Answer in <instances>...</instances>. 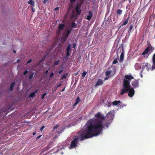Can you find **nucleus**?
Segmentation results:
<instances>
[{
	"label": "nucleus",
	"mask_w": 155,
	"mask_h": 155,
	"mask_svg": "<svg viewBox=\"0 0 155 155\" xmlns=\"http://www.w3.org/2000/svg\"><path fill=\"white\" fill-rule=\"evenodd\" d=\"M95 119H91L87 122L85 128L94 137L100 134L104 127L103 121L105 119V117L100 112L95 114Z\"/></svg>",
	"instance_id": "obj_1"
},
{
	"label": "nucleus",
	"mask_w": 155,
	"mask_h": 155,
	"mask_svg": "<svg viewBox=\"0 0 155 155\" xmlns=\"http://www.w3.org/2000/svg\"><path fill=\"white\" fill-rule=\"evenodd\" d=\"M78 136H76L71 141L69 149L75 148L78 146L79 140L82 141L86 139L92 138L94 137L85 128L84 130H81L78 132Z\"/></svg>",
	"instance_id": "obj_2"
},
{
	"label": "nucleus",
	"mask_w": 155,
	"mask_h": 155,
	"mask_svg": "<svg viewBox=\"0 0 155 155\" xmlns=\"http://www.w3.org/2000/svg\"><path fill=\"white\" fill-rule=\"evenodd\" d=\"M134 78L133 76L131 75H126L124 77V79L123 80V87L127 88H129L130 87V81Z\"/></svg>",
	"instance_id": "obj_3"
},
{
	"label": "nucleus",
	"mask_w": 155,
	"mask_h": 155,
	"mask_svg": "<svg viewBox=\"0 0 155 155\" xmlns=\"http://www.w3.org/2000/svg\"><path fill=\"white\" fill-rule=\"evenodd\" d=\"M154 50V48L152 47L150 45H148V46L144 51L141 54L146 58H148L149 56Z\"/></svg>",
	"instance_id": "obj_4"
},
{
	"label": "nucleus",
	"mask_w": 155,
	"mask_h": 155,
	"mask_svg": "<svg viewBox=\"0 0 155 155\" xmlns=\"http://www.w3.org/2000/svg\"><path fill=\"white\" fill-rule=\"evenodd\" d=\"M116 71V69L115 67L113 68L112 70H110L107 71L105 72L106 76H110V77L113 76L115 74Z\"/></svg>",
	"instance_id": "obj_5"
},
{
	"label": "nucleus",
	"mask_w": 155,
	"mask_h": 155,
	"mask_svg": "<svg viewBox=\"0 0 155 155\" xmlns=\"http://www.w3.org/2000/svg\"><path fill=\"white\" fill-rule=\"evenodd\" d=\"M151 68L152 70L151 65L150 63L148 62H146L143 64L142 65V71H143L144 69H146L147 71H149Z\"/></svg>",
	"instance_id": "obj_6"
},
{
	"label": "nucleus",
	"mask_w": 155,
	"mask_h": 155,
	"mask_svg": "<svg viewBox=\"0 0 155 155\" xmlns=\"http://www.w3.org/2000/svg\"><path fill=\"white\" fill-rule=\"evenodd\" d=\"M81 4L77 3L75 8L76 12L78 15H80L81 13Z\"/></svg>",
	"instance_id": "obj_7"
},
{
	"label": "nucleus",
	"mask_w": 155,
	"mask_h": 155,
	"mask_svg": "<svg viewBox=\"0 0 155 155\" xmlns=\"http://www.w3.org/2000/svg\"><path fill=\"white\" fill-rule=\"evenodd\" d=\"M114 117V112L112 111H110L106 114V118H110V120H112Z\"/></svg>",
	"instance_id": "obj_8"
},
{
	"label": "nucleus",
	"mask_w": 155,
	"mask_h": 155,
	"mask_svg": "<svg viewBox=\"0 0 155 155\" xmlns=\"http://www.w3.org/2000/svg\"><path fill=\"white\" fill-rule=\"evenodd\" d=\"M128 95L130 97H132L134 94L135 91L133 88L129 87L128 90Z\"/></svg>",
	"instance_id": "obj_9"
},
{
	"label": "nucleus",
	"mask_w": 155,
	"mask_h": 155,
	"mask_svg": "<svg viewBox=\"0 0 155 155\" xmlns=\"http://www.w3.org/2000/svg\"><path fill=\"white\" fill-rule=\"evenodd\" d=\"M71 47L70 45H68V46L66 49L67 51V55L66 57L64 58H67L71 54Z\"/></svg>",
	"instance_id": "obj_10"
},
{
	"label": "nucleus",
	"mask_w": 155,
	"mask_h": 155,
	"mask_svg": "<svg viewBox=\"0 0 155 155\" xmlns=\"http://www.w3.org/2000/svg\"><path fill=\"white\" fill-rule=\"evenodd\" d=\"M139 83L138 80H135L132 83L131 85L134 88L139 87Z\"/></svg>",
	"instance_id": "obj_11"
},
{
	"label": "nucleus",
	"mask_w": 155,
	"mask_h": 155,
	"mask_svg": "<svg viewBox=\"0 0 155 155\" xmlns=\"http://www.w3.org/2000/svg\"><path fill=\"white\" fill-rule=\"evenodd\" d=\"M104 81L101 79L99 78L97 79L96 84H95V86H98L102 85L103 84Z\"/></svg>",
	"instance_id": "obj_12"
},
{
	"label": "nucleus",
	"mask_w": 155,
	"mask_h": 155,
	"mask_svg": "<svg viewBox=\"0 0 155 155\" xmlns=\"http://www.w3.org/2000/svg\"><path fill=\"white\" fill-rule=\"evenodd\" d=\"M152 61L153 62V65L152 67V70L155 69V53L154 54L152 57Z\"/></svg>",
	"instance_id": "obj_13"
},
{
	"label": "nucleus",
	"mask_w": 155,
	"mask_h": 155,
	"mask_svg": "<svg viewBox=\"0 0 155 155\" xmlns=\"http://www.w3.org/2000/svg\"><path fill=\"white\" fill-rule=\"evenodd\" d=\"M129 89V88H122L121 90V91L120 94L121 95H122L125 93H127L128 92V90Z\"/></svg>",
	"instance_id": "obj_14"
},
{
	"label": "nucleus",
	"mask_w": 155,
	"mask_h": 155,
	"mask_svg": "<svg viewBox=\"0 0 155 155\" xmlns=\"http://www.w3.org/2000/svg\"><path fill=\"white\" fill-rule=\"evenodd\" d=\"M124 52L123 49L122 53L120 55V63L122 62L124 60Z\"/></svg>",
	"instance_id": "obj_15"
},
{
	"label": "nucleus",
	"mask_w": 155,
	"mask_h": 155,
	"mask_svg": "<svg viewBox=\"0 0 155 155\" xmlns=\"http://www.w3.org/2000/svg\"><path fill=\"white\" fill-rule=\"evenodd\" d=\"M64 24H61L59 25L58 27V29L60 32L61 31L63 30L64 27Z\"/></svg>",
	"instance_id": "obj_16"
},
{
	"label": "nucleus",
	"mask_w": 155,
	"mask_h": 155,
	"mask_svg": "<svg viewBox=\"0 0 155 155\" xmlns=\"http://www.w3.org/2000/svg\"><path fill=\"white\" fill-rule=\"evenodd\" d=\"M93 15L92 12L91 11H89L88 12V15L87 16V19L88 20H90L91 19Z\"/></svg>",
	"instance_id": "obj_17"
},
{
	"label": "nucleus",
	"mask_w": 155,
	"mask_h": 155,
	"mask_svg": "<svg viewBox=\"0 0 155 155\" xmlns=\"http://www.w3.org/2000/svg\"><path fill=\"white\" fill-rule=\"evenodd\" d=\"M68 38V37L66 36L65 35H63L61 38V42L64 43V42L66 40L67 38Z\"/></svg>",
	"instance_id": "obj_18"
},
{
	"label": "nucleus",
	"mask_w": 155,
	"mask_h": 155,
	"mask_svg": "<svg viewBox=\"0 0 155 155\" xmlns=\"http://www.w3.org/2000/svg\"><path fill=\"white\" fill-rule=\"evenodd\" d=\"M27 3L31 5L32 7H34L35 6V2L33 0H30L27 2Z\"/></svg>",
	"instance_id": "obj_19"
},
{
	"label": "nucleus",
	"mask_w": 155,
	"mask_h": 155,
	"mask_svg": "<svg viewBox=\"0 0 155 155\" xmlns=\"http://www.w3.org/2000/svg\"><path fill=\"white\" fill-rule=\"evenodd\" d=\"M72 28H71V29L69 30H67V32H66L65 34H64V35H65L68 38V36H69V35H70V34L72 31Z\"/></svg>",
	"instance_id": "obj_20"
},
{
	"label": "nucleus",
	"mask_w": 155,
	"mask_h": 155,
	"mask_svg": "<svg viewBox=\"0 0 155 155\" xmlns=\"http://www.w3.org/2000/svg\"><path fill=\"white\" fill-rule=\"evenodd\" d=\"M129 18L130 17H128L127 18L126 20L123 22L122 24H121V25L122 26H123L124 25H127L128 23Z\"/></svg>",
	"instance_id": "obj_21"
},
{
	"label": "nucleus",
	"mask_w": 155,
	"mask_h": 155,
	"mask_svg": "<svg viewBox=\"0 0 155 155\" xmlns=\"http://www.w3.org/2000/svg\"><path fill=\"white\" fill-rule=\"evenodd\" d=\"M120 103V101H115L112 102V104L113 105L116 106Z\"/></svg>",
	"instance_id": "obj_22"
},
{
	"label": "nucleus",
	"mask_w": 155,
	"mask_h": 155,
	"mask_svg": "<svg viewBox=\"0 0 155 155\" xmlns=\"http://www.w3.org/2000/svg\"><path fill=\"white\" fill-rule=\"evenodd\" d=\"M37 90H36L35 92L31 93L29 95V97H33L35 96V94L37 92Z\"/></svg>",
	"instance_id": "obj_23"
},
{
	"label": "nucleus",
	"mask_w": 155,
	"mask_h": 155,
	"mask_svg": "<svg viewBox=\"0 0 155 155\" xmlns=\"http://www.w3.org/2000/svg\"><path fill=\"white\" fill-rule=\"evenodd\" d=\"M15 83L14 82L13 83L11 84L9 88V90L10 91H12V90L13 89L14 87L15 86Z\"/></svg>",
	"instance_id": "obj_24"
},
{
	"label": "nucleus",
	"mask_w": 155,
	"mask_h": 155,
	"mask_svg": "<svg viewBox=\"0 0 155 155\" xmlns=\"http://www.w3.org/2000/svg\"><path fill=\"white\" fill-rule=\"evenodd\" d=\"M116 12L117 14L119 15H120L122 14V10L120 9H117V10Z\"/></svg>",
	"instance_id": "obj_25"
},
{
	"label": "nucleus",
	"mask_w": 155,
	"mask_h": 155,
	"mask_svg": "<svg viewBox=\"0 0 155 155\" xmlns=\"http://www.w3.org/2000/svg\"><path fill=\"white\" fill-rule=\"evenodd\" d=\"M77 26V25L74 22H73L71 27L73 28H76Z\"/></svg>",
	"instance_id": "obj_26"
},
{
	"label": "nucleus",
	"mask_w": 155,
	"mask_h": 155,
	"mask_svg": "<svg viewBox=\"0 0 155 155\" xmlns=\"http://www.w3.org/2000/svg\"><path fill=\"white\" fill-rule=\"evenodd\" d=\"M119 59L117 57L116 59H114V60L112 64H114L117 63V59Z\"/></svg>",
	"instance_id": "obj_27"
},
{
	"label": "nucleus",
	"mask_w": 155,
	"mask_h": 155,
	"mask_svg": "<svg viewBox=\"0 0 155 155\" xmlns=\"http://www.w3.org/2000/svg\"><path fill=\"white\" fill-rule=\"evenodd\" d=\"M80 101V99L79 97H77L76 100V104L79 103Z\"/></svg>",
	"instance_id": "obj_28"
},
{
	"label": "nucleus",
	"mask_w": 155,
	"mask_h": 155,
	"mask_svg": "<svg viewBox=\"0 0 155 155\" xmlns=\"http://www.w3.org/2000/svg\"><path fill=\"white\" fill-rule=\"evenodd\" d=\"M87 74V72H86L85 71H83V72L82 74V77L83 78Z\"/></svg>",
	"instance_id": "obj_29"
},
{
	"label": "nucleus",
	"mask_w": 155,
	"mask_h": 155,
	"mask_svg": "<svg viewBox=\"0 0 155 155\" xmlns=\"http://www.w3.org/2000/svg\"><path fill=\"white\" fill-rule=\"evenodd\" d=\"M68 75V74H64L63 75V76H62L61 78V79L62 80L63 79H64L66 78L67 75Z\"/></svg>",
	"instance_id": "obj_30"
},
{
	"label": "nucleus",
	"mask_w": 155,
	"mask_h": 155,
	"mask_svg": "<svg viewBox=\"0 0 155 155\" xmlns=\"http://www.w3.org/2000/svg\"><path fill=\"white\" fill-rule=\"evenodd\" d=\"M34 74V73H32L31 75H30L29 77V79H31L33 77Z\"/></svg>",
	"instance_id": "obj_31"
},
{
	"label": "nucleus",
	"mask_w": 155,
	"mask_h": 155,
	"mask_svg": "<svg viewBox=\"0 0 155 155\" xmlns=\"http://www.w3.org/2000/svg\"><path fill=\"white\" fill-rule=\"evenodd\" d=\"M59 62V60H58L57 61H55L54 62V65H57L58 64V63Z\"/></svg>",
	"instance_id": "obj_32"
},
{
	"label": "nucleus",
	"mask_w": 155,
	"mask_h": 155,
	"mask_svg": "<svg viewBox=\"0 0 155 155\" xmlns=\"http://www.w3.org/2000/svg\"><path fill=\"white\" fill-rule=\"evenodd\" d=\"M133 28V25H130V26L129 30V31H128V32L129 33H130V31H131V30H132V29Z\"/></svg>",
	"instance_id": "obj_33"
},
{
	"label": "nucleus",
	"mask_w": 155,
	"mask_h": 155,
	"mask_svg": "<svg viewBox=\"0 0 155 155\" xmlns=\"http://www.w3.org/2000/svg\"><path fill=\"white\" fill-rule=\"evenodd\" d=\"M58 126H59V125H55L54 127L53 130H54L55 129L57 128L58 127Z\"/></svg>",
	"instance_id": "obj_34"
},
{
	"label": "nucleus",
	"mask_w": 155,
	"mask_h": 155,
	"mask_svg": "<svg viewBox=\"0 0 155 155\" xmlns=\"http://www.w3.org/2000/svg\"><path fill=\"white\" fill-rule=\"evenodd\" d=\"M45 127L44 126H43L41 128H40V131L42 132L43 130L44 129Z\"/></svg>",
	"instance_id": "obj_35"
},
{
	"label": "nucleus",
	"mask_w": 155,
	"mask_h": 155,
	"mask_svg": "<svg viewBox=\"0 0 155 155\" xmlns=\"http://www.w3.org/2000/svg\"><path fill=\"white\" fill-rule=\"evenodd\" d=\"M46 94V93H44L43 94L41 95V98H44Z\"/></svg>",
	"instance_id": "obj_36"
},
{
	"label": "nucleus",
	"mask_w": 155,
	"mask_h": 155,
	"mask_svg": "<svg viewBox=\"0 0 155 155\" xmlns=\"http://www.w3.org/2000/svg\"><path fill=\"white\" fill-rule=\"evenodd\" d=\"M28 72V71L27 70H25L23 74L24 75H25L27 74V73Z\"/></svg>",
	"instance_id": "obj_37"
},
{
	"label": "nucleus",
	"mask_w": 155,
	"mask_h": 155,
	"mask_svg": "<svg viewBox=\"0 0 155 155\" xmlns=\"http://www.w3.org/2000/svg\"><path fill=\"white\" fill-rule=\"evenodd\" d=\"M32 61V60L31 59H30L27 62V64H28L30 63Z\"/></svg>",
	"instance_id": "obj_38"
},
{
	"label": "nucleus",
	"mask_w": 155,
	"mask_h": 155,
	"mask_svg": "<svg viewBox=\"0 0 155 155\" xmlns=\"http://www.w3.org/2000/svg\"><path fill=\"white\" fill-rule=\"evenodd\" d=\"M54 74V73L53 72H52V73H51L50 76V78H51L53 76Z\"/></svg>",
	"instance_id": "obj_39"
},
{
	"label": "nucleus",
	"mask_w": 155,
	"mask_h": 155,
	"mask_svg": "<svg viewBox=\"0 0 155 155\" xmlns=\"http://www.w3.org/2000/svg\"><path fill=\"white\" fill-rule=\"evenodd\" d=\"M48 53H46L44 55L45 57L46 58V57L48 55Z\"/></svg>",
	"instance_id": "obj_40"
},
{
	"label": "nucleus",
	"mask_w": 155,
	"mask_h": 155,
	"mask_svg": "<svg viewBox=\"0 0 155 155\" xmlns=\"http://www.w3.org/2000/svg\"><path fill=\"white\" fill-rule=\"evenodd\" d=\"M61 83H59V84L58 85H57V87L58 88V87H60L61 86Z\"/></svg>",
	"instance_id": "obj_41"
},
{
	"label": "nucleus",
	"mask_w": 155,
	"mask_h": 155,
	"mask_svg": "<svg viewBox=\"0 0 155 155\" xmlns=\"http://www.w3.org/2000/svg\"><path fill=\"white\" fill-rule=\"evenodd\" d=\"M76 1V0H70V2L71 3L75 2Z\"/></svg>",
	"instance_id": "obj_42"
},
{
	"label": "nucleus",
	"mask_w": 155,
	"mask_h": 155,
	"mask_svg": "<svg viewBox=\"0 0 155 155\" xmlns=\"http://www.w3.org/2000/svg\"><path fill=\"white\" fill-rule=\"evenodd\" d=\"M59 9V7H57L55 9H54V10L55 11H57Z\"/></svg>",
	"instance_id": "obj_43"
},
{
	"label": "nucleus",
	"mask_w": 155,
	"mask_h": 155,
	"mask_svg": "<svg viewBox=\"0 0 155 155\" xmlns=\"http://www.w3.org/2000/svg\"><path fill=\"white\" fill-rule=\"evenodd\" d=\"M48 0H44L43 1V3L45 4L46 3Z\"/></svg>",
	"instance_id": "obj_44"
},
{
	"label": "nucleus",
	"mask_w": 155,
	"mask_h": 155,
	"mask_svg": "<svg viewBox=\"0 0 155 155\" xmlns=\"http://www.w3.org/2000/svg\"><path fill=\"white\" fill-rule=\"evenodd\" d=\"M46 58V57H45V56H44L42 58V61H44L45 59Z\"/></svg>",
	"instance_id": "obj_45"
},
{
	"label": "nucleus",
	"mask_w": 155,
	"mask_h": 155,
	"mask_svg": "<svg viewBox=\"0 0 155 155\" xmlns=\"http://www.w3.org/2000/svg\"><path fill=\"white\" fill-rule=\"evenodd\" d=\"M46 58V57H45V56H44L42 58V61H44L45 59Z\"/></svg>",
	"instance_id": "obj_46"
},
{
	"label": "nucleus",
	"mask_w": 155,
	"mask_h": 155,
	"mask_svg": "<svg viewBox=\"0 0 155 155\" xmlns=\"http://www.w3.org/2000/svg\"><path fill=\"white\" fill-rule=\"evenodd\" d=\"M108 79H109L108 77H105V78H104V81H105V80H108Z\"/></svg>",
	"instance_id": "obj_47"
},
{
	"label": "nucleus",
	"mask_w": 155,
	"mask_h": 155,
	"mask_svg": "<svg viewBox=\"0 0 155 155\" xmlns=\"http://www.w3.org/2000/svg\"><path fill=\"white\" fill-rule=\"evenodd\" d=\"M63 72L62 70H60L59 72V74H60L62 72Z\"/></svg>",
	"instance_id": "obj_48"
},
{
	"label": "nucleus",
	"mask_w": 155,
	"mask_h": 155,
	"mask_svg": "<svg viewBox=\"0 0 155 155\" xmlns=\"http://www.w3.org/2000/svg\"><path fill=\"white\" fill-rule=\"evenodd\" d=\"M33 8V7H32V12H35V9H34Z\"/></svg>",
	"instance_id": "obj_49"
},
{
	"label": "nucleus",
	"mask_w": 155,
	"mask_h": 155,
	"mask_svg": "<svg viewBox=\"0 0 155 155\" xmlns=\"http://www.w3.org/2000/svg\"><path fill=\"white\" fill-rule=\"evenodd\" d=\"M41 135H39V136H38L37 137V139H38L39 138L41 137Z\"/></svg>",
	"instance_id": "obj_50"
},
{
	"label": "nucleus",
	"mask_w": 155,
	"mask_h": 155,
	"mask_svg": "<svg viewBox=\"0 0 155 155\" xmlns=\"http://www.w3.org/2000/svg\"><path fill=\"white\" fill-rule=\"evenodd\" d=\"M127 0H122L121 2L124 3L125 1H127Z\"/></svg>",
	"instance_id": "obj_51"
},
{
	"label": "nucleus",
	"mask_w": 155,
	"mask_h": 155,
	"mask_svg": "<svg viewBox=\"0 0 155 155\" xmlns=\"http://www.w3.org/2000/svg\"><path fill=\"white\" fill-rule=\"evenodd\" d=\"M48 70L46 71H45V74H48Z\"/></svg>",
	"instance_id": "obj_52"
},
{
	"label": "nucleus",
	"mask_w": 155,
	"mask_h": 155,
	"mask_svg": "<svg viewBox=\"0 0 155 155\" xmlns=\"http://www.w3.org/2000/svg\"><path fill=\"white\" fill-rule=\"evenodd\" d=\"M65 87H64L61 90V91H64Z\"/></svg>",
	"instance_id": "obj_53"
},
{
	"label": "nucleus",
	"mask_w": 155,
	"mask_h": 155,
	"mask_svg": "<svg viewBox=\"0 0 155 155\" xmlns=\"http://www.w3.org/2000/svg\"><path fill=\"white\" fill-rule=\"evenodd\" d=\"M75 46H76V44H74L73 45V46L74 48L75 47Z\"/></svg>",
	"instance_id": "obj_54"
},
{
	"label": "nucleus",
	"mask_w": 155,
	"mask_h": 155,
	"mask_svg": "<svg viewBox=\"0 0 155 155\" xmlns=\"http://www.w3.org/2000/svg\"><path fill=\"white\" fill-rule=\"evenodd\" d=\"M62 131H61V132H57V133H58V134H60V133H62Z\"/></svg>",
	"instance_id": "obj_55"
},
{
	"label": "nucleus",
	"mask_w": 155,
	"mask_h": 155,
	"mask_svg": "<svg viewBox=\"0 0 155 155\" xmlns=\"http://www.w3.org/2000/svg\"><path fill=\"white\" fill-rule=\"evenodd\" d=\"M35 134H36V133L35 132L33 133V135H35Z\"/></svg>",
	"instance_id": "obj_56"
},
{
	"label": "nucleus",
	"mask_w": 155,
	"mask_h": 155,
	"mask_svg": "<svg viewBox=\"0 0 155 155\" xmlns=\"http://www.w3.org/2000/svg\"><path fill=\"white\" fill-rule=\"evenodd\" d=\"M13 52H14V53H16V51L15 50H13Z\"/></svg>",
	"instance_id": "obj_57"
},
{
	"label": "nucleus",
	"mask_w": 155,
	"mask_h": 155,
	"mask_svg": "<svg viewBox=\"0 0 155 155\" xmlns=\"http://www.w3.org/2000/svg\"><path fill=\"white\" fill-rule=\"evenodd\" d=\"M42 61H42V59L40 61H39V63H41V62H42Z\"/></svg>",
	"instance_id": "obj_58"
},
{
	"label": "nucleus",
	"mask_w": 155,
	"mask_h": 155,
	"mask_svg": "<svg viewBox=\"0 0 155 155\" xmlns=\"http://www.w3.org/2000/svg\"><path fill=\"white\" fill-rule=\"evenodd\" d=\"M57 88H58V87H55V89H54V90H55V91H56V90H57Z\"/></svg>",
	"instance_id": "obj_59"
},
{
	"label": "nucleus",
	"mask_w": 155,
	"mask_h": 155,
	"mask_svg": "<svg viewBox=\"0 0 155 155\" xmlns=\"http://www.w3.org/2000/svg\"><path fill=\"white\" fill-rule=\"evenodd\" d=\"M76 102H75V104H74V106H75L78 104H76Z\"/></svg>",
	"instance_id": "obj_60"
},
{
	"label": "nucleus",
	"mask_w": 155,
	"mask_h": 155,
	"mask_svg": "<svg viewBox=\"0 0 155 155\" xmlns=\"http://www.w3.org/2000/svg\"><path fill=\"white\" fill-rule=\"evenodd\" d=\"M129 3H131V0H129Z\"/></svg>",
	"instance_id": "obj_61"
},
{
	"label": "nucleus",
	"mask_w": 155,
	"mask_h": 155,
	"mask_svg": "<svg viewBox=\"0 0 155 155\" xmlns=\"http://www.w3.org/2000/svg\"><path fill=\"white\" fill-rule=\"evenodd\" d=\"M19 61V60H17V62H18Z\"/></svg>",
	"instance_id": "obj_62"
},
{
	"label": "nucleus",
	"mask_w": 155,
	"mask_h": 155,
	"mask_svg": "<svg viewBox=\"0 0 155 155\" xmlns=\"http://www.w3.org/2000/svg\"><path fill=\"white\" fill-rule=\"evenodd\" d=\"M106 126H107V127H108V125H106Z\"/></svg>",
	"instance_id": "obj_63"
},
{
	"label": "nucleus",
	"mask_w": 155,
	"mask_h": 155,
	"mask_svg": "<svg viewBox=\"0 0 155 155\" xmlns=\"http://www.w3.org/2000/svg\"><path fill=\"white\" fill-rule=\"evenodd\" d=\"M77 73H76L75 74V75H77Z\"/></svg>",
	"instance_id": "obj_64"
}]
</instances>
